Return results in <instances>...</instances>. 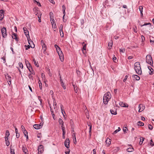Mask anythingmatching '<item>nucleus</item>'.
Listing matches in <instances>:
<instances>
[{
	"label": "nucleus",
	"mask_w": 154,
	"mask_h": 154,
	"mask_svg": "<svg viewBox=\"0 0 154 154\" xmlns=\"http://www.w3.org/2000/svg\"><path fill=\"white\" fill-rule=\"evenodd\" d=\"M150 144L152 146H154V143H153L152 139L150 140Z\"/></svg>",
	"instance_id": "37998d69"
},
{
	"label": "nucleus",
	"mask_w": 154,
	"mask_h": 154,
	"mask_svg": "<svg viewBox=\"0 0 154 154\" xmlns=\"http://www.w3.org/2000/svg\"><path fill=\"white\" fill-rule=\"evenodd\" d=\"M143 7L142 6H140L139 7V9L140 11H143Z\"/></svg>",
	"instance_id": "6e6d98bb"
},
{
	"label": "nucleus",
	"mask_w": 154,
	"mask_h": 154,
	"mask_svg": "<svg viewBox=\"0 0 154 154\" xmlns=\"http://www.w3.org/2000/svg\"><path fill=\"white\" fill-rule=\"evenodd\" d=\"M141 39H142V41H143L145 40L144 37L143 35H142L141 36Z\"/></svg>",
	"instance_id": "680f3d73"
},
{
	"label": "nucleus",
	"mask_w": 154,
	"mask_h": 154,
	"mask_svg": "<svg viewBox=\"0 0 154 154\" xmlns=\"http://www.w3.org/2000/svg\"><path fill=\"white\" fill-rule=\"evenodd\" d=\"M111 98V94L109 92H107L103 96V102L105 104H106Z\"/></svg>",
	"instance_id": "f257e3e1"
},
{
	"label": "nucleus",
	"mask_w": 154,
	"mask_h": 154,
	"mask_svg": "<svg viewBox=\"0 0 154 154\" xmlns=\"http://www.w3.org/2000/svg\"><path fill=\"white\" fill-rule=\"evenodd\" d=\"M92 129V125L90 126V128H89V132L90 133V136H91V130Z\"/></svg>",
	"instance_id": "a18cd8bd"
},
{
	"label": "nucleus",
	"mask_w": 154,
	"mask_h": 154,
	"mask_svg": "<svg viewBox=\"0 0 154 154\" xmlns=\"http://www.w3.org/2000/svg\"><path fill=\"white\" fill-rule=\"evenodd\" d=\"M134 68L136 72L138 75L141 74L142 71L139 62H137L134 63Z\"/></svg>",
	"instance_id": "f03ea898"
},
{
	"label": "nucleus",
	"mask_w": 154,
	"mask_h": 154,
	"mask_svg": "<svg viewBox=\"0 0 154 154\" xmlns=\"http://www.w3.org/2000/svg\"><path fill=\"white\" fill-rule=\"evenodd\" d=\"M12 38L13 39H15L16 40L17 39V34L15 33H13L12 35Z\"/></svg>",
	"instance_id": "bb28decb"
},
{
	"label": "nucleus",
	"mask_w": 154,
	"mask_h": 154,
	"mask_svg": "<svg viewBox=\"0 0 154 154\" xmlns=\"http://www.w3.org/2000/svg\"><path fill=\"white\" fill-rule=\"evenodd\" d=\"M106 143L107 145V146H109L111 144V140L109 138H107L106 140Z\"/></svg>",
	"instance_id": "4468645a"
},
{
	"label": "nucleus",
	"mask_w": 154,
	"mask_h": 154,
	"mask_svg": "<svg viewBox=\"0 0 154 154\" xmlns=\"http://www.w3.org/2000/svg\"><path fill=\"white\" fill-rule=\"evenodd\" d=\"M50 20H51L54 19L53 18V14L52 12H51L50 13Z\"/></svg>",
	"instance_id": "cd10ccee"
},
{
	"label": "nucleus",
	"mask_w": 154,
	"mask_h": 154,
	"mask_svg": "<svg viewBox=\"0 0 154 154\" xmlns=\"http://www.w3.org/2000/svg\"><path fill=\"white\" fill-rule=\"evenodd\" d=\"M38 154H42L44 151V148L42 145H39L38 147Z\"/></svg>",
	"instance_id": "423d86ee"
},
{
	"label": "nucleus",
	"mask_w": 154,
	"mask_h": 154,
	"mask_svg": "<svg viewBox=\"0 0 154 154\" xmlns=\"http://www.w3.org/2000/svg\"><path fill=\"white\" fill-rule=\"evenodd\" d=\"M15 131L16 133V137L17 138H18L20 137V133H18L17 129L15 127Z\"/></svg>",
	"instance_id": "6ab92c4d"
},
{
	"label": "nucleus",
	"mask_w": 154,
	"mask_h": 154,
	"mask_svg": "<svg viewBox=\"0 0 154 154\" xmlns=\"http://www.w3.org/2000/svg\"><path fill=\"white\" fill-rule=\"evenodd\" d=\"M113 44L112 41V40L110 41V42H109L108 43V46L109 47V48L111 49V48L112 47V45Z\"/></svg>",
	"instance_id": "a878e982"
},
{
	"label": "nucleus",
	"mask_w": 154,
	"mask_h": 154,
	"mask_svg": "<svg viewBox=\"0 0 154 154\" xmlns=\"http://www.w3.org/2000/svg\"><path fill=\"white\" fill-rule=\"evenodd\" d=\"M137 125L139 126H142L144 125V123L141 122L139 121L137 122Z\"/></svg>",
	"instance_id": "7c9ffc66"
},
{
	"label": "nucleus",
	"mask_w": 154,
	"mask_h": 154,
	"mask_svg": "<svg viewBox=\"0 0 154 154\" xmlns=\"http://www.w3.org/2000/svg\"><path fill=\"white\" fill-rule=\"evenodd\" d=\"M1 32L2 37L4 38H6L7 35V32L6 28L5 27H4L2 28Z\"/></svg>",
	"instance_id": "39448f33"
},
{
	"label": "nucleus",
	"mask_w": 154,
	"mask_h": 154,
	"mask_svg": "<svg viewBox=\"0 0 154 154\" xmlns=\"http://www.w3.org/2000/svg\"><path fill=\"white\" fill-rule=\"evenodd\" d=\"M151 25V23H145L144 24L141 25V26L142 27L143 26H146L147 25Z\"/></svg>",
	"instance_id": "49530a36"
},
{
	"label": "nucleus",
	"mask_w": 154,
	"mask_h": 154,
	"mask_svg": "<svg viewBox=\"0 0 154 154\" xmlns=\"http://www.w3.org/2000/svg\"><path fill=\"white\" fill-rule=\"evenodd\" d=\"M39 87L40 89H42V84L41 82H40V83H39Z\"/></svg>",
	"instance_id": "09e8293b"
},
{
	"label": "nucleus",
	"mask_w": 154,
	"mask_h": 154,
	"mask_svg": "<svg viewBox=\"0 0 154 154\" xmlns=\"http://www.w3.org/2000/svg\"><path fill=\"white\" fill-rule=\"evenodd\" d=\"M41 76L43 79H44L45 78V75L43 73H41Z\"/></svg>",
	"instance_id": "603ef678"
},
{
	"label": "nucleus",
	"mask_w": 154,
	"mask_h": 154,
	"mask_svg": "<svg viewBox=\"0 0 154 154\" xmlns=\"http://www.w3.org/2000/svg\"><path fill=\"white\" fill-rule=\"evenodd\" d=\"M144 140V138L143 137H141L140 138V141L139 143V144L140 145H141L142 144Z\"/></svg>",
	"instance_id": "393cba45"
},
{
	"label": "nucleus",
	"mask_w": 154,
	"mask_h": 154,
	"mask_svg": "<svg viewBox=\"0 0 154 154\" xmlns=\"http://www.w3.org/2000/svg\"><path fill=\"white\" fill-rule=\"evenodd\" d=\"M21 128L22 131H24V130H25L24 127L23 125L21 126Z\"/></svg>",
	"instance_id": "3c124183"
},
{
	"label": "nucleus",
	"mask_w": 154,
	"mask_h": 154,
	"mask_svg": "<svg viewBox=\"0 0 154 154\" xmlns=\"http://www.w3.org/2000/svg\"><path fill=\"white\" fill-rule=\"evenodd\" d=\"M31 72H31V73L32 74L34 75L35 72H34L32 70V68L31 69Z\"/></svg>",
	"instance_id": "4d7b16f0"
},
{
	"label": "nucleus",
	"mask_w": 154,
	"mask_h": 154,
	"mask_svg": "<svg viewBox=\"0 0 154 154\" xmlns=\"http://www.w3.org/2000/svg\"><path fill=\"white\" fill-rule=\"evenodd\" d=\"M10 150L11 154H15L14 150V149H12L11 147L10 148Z\"/></svg>",
	"instance_id": "c9c22d12"
},
{
	"label": "nucleus",
	"mask_w": 154,
	"mask_h": 154,
	"mask_svg": "<svg viewBox=\"0 0 154 154\" xmlns=\"http://www.w3.org/2000/svg\"><path fill=\"white\" fill-rule=\"evenodd\" d=\"M148 68L149 70L150 71L149 72V73L150 75H151L154 74L153 69L150 66H148Z\"/></svg>",
	"instance_id": "a211bd4d"
},
{
	"label": "nucleus",
	"mask_w": 154,
	"mask_h": 154,
	"mask_svg": "<svg viewBox=\"0 0 154 154\" xmlns=\"http://www.w3.org/2000/svg\"><path fill=\"white\" fill-rule=\"evenodd\" d=\"M138 108H139L138 112H140L142 111L145 109V106L142 104H140L139 105Z\"/></svg>",
	"instance_id": "9b49d317"
},
{
	"label": "nucleus",
	"mask_w": 154,
	"mask_h": 154,
	"mask_svg": "<svg viewBox=\"0 0 154 154\" xmlns=\"http://www.w3.org/2000/svg\"><path fill=\"white\" fill-rule=\"evenodd\" d=\"M61 84V85L62 86L63 88L64 89H66V85H64L63 82H62L60 83Z\"/></svg>",
	"instance_id": "2f4dec72"
},
{
	"label": "nucleus",
	"mask_w": 154,
	"mask_h": 154,
	"mask_svg": "<svg viewBox=\"0 0 154 154\" xmlns=\"http://www.w3.org/2000/svg\"><path fill=\"white\" fill-rule=\"evenodd\" d=\"M120 52H122L123 53H124L125 52V49H120L119 50Z\"/></svg>",
	"instance_id": "a19ab883"
},
{
	"label": "nucleus",
	"mask_w": 154,
	"mask_h": 154,
	"mask_svg": "<svg viewBox=\"0 0 154 154\" xmlns=\"http://www.w3.org/2000/svg\"><path fill=\"white\" fill-rule=\"evenodd\" d=\"M133 29H134V32H137V27L136 26H135V27H133Z\"/></svg>",
	"instance_id": "ea45409f"
},
{
	"label": "nucleus",
	"mask_w": 154,
	"mask_h": 154,
	"mask_svg": "<svg viewBox=\"0 0 154 154\" xmlns=\"http://www.w3.org/2000/svg\"><path fill=\"white\" fill-rule=\"evenodd\" d=\"M110 112L112 114L114 115L117 114L116 110L115 108H114V109H110Z\"/></svg>",
	"instance_id": "2eb2a0df"
},
{
	"label": "nucleus",
	"mask_w": 154,
	"mask_h": 154,
	"mask_svg": "<svg viewBox=\"0 0 154 154\" xmlns=\"http://www.w3.org/2000/svg\"><path fill=\"white\" fill-rule=\"evenodd\" d=\"M28 42H29V43L30 45H28L27 46L25 45V46L26 47V50H28L30 48V47H31L32 48H34V46L33 47H32V46H30V43L29 41H28Z\"/></svg>",
	"instance_id": "4be33fe9"
},
{
	"label": "nucleus",
	"mask_w": 154,
	"mask_h": 154,
	"mask_svg": "<svg viewBox=\"0 0 154 154\" xmlns=\"http://www.w3.org/2000/svg\"><path fill=\"white\" fill-rule=\"evenodd\" d=\"M26 66H27V68H28L29 70V72H31V69H30V68L31 67V68H32V67L30 64V63H29V64L26 65Z\"/></svg>",
	"instance_id": "c85d7f7f"
},
{
	"label": "nucleus",
	"mask_w": 154,
	"mask_h": 154,
	"mask_svg": "<svg viewBox=\"0 0 154 154\" xmlns=\"http://www.w3.org/2000/svg\"><path fill=\"white\" fill-rule=\"evenodd\" d=\"M146 62L152 65L153 64V61L152 58L150 55H147L146 57Z\"/></svg>",
	"instance_id": "20e7f679"
},
{
	"label": "nucleus",
	"mask_w": 154,
	"mask_h": 154,
	"mask_svg": "<svg viewBox=\"0 0 154 154\" xmlns=\"http://www.w3.org/2000/svg\"><path fill=\"white\" fill-rule=\"evenodd\" d=\"M1 59L3 60V63H5L6 62L5 57H2Z\"/></svg>",
	"instance_id": "8fccbe9b"
},
{
	"label": "nucleus",
	"mask_w": 154,
	"mask_h": 154,
	"mask_svg": "<svg viewBox=\"0 0 154 154\" xmlns=\"http://www.w3.org/2000/svg\"><path fill=\"white\" fill-rule=\"evenodd\" d=\"M59 122L60 125L61 124H63L64 123L62 120L60 118H59Z\"/></svg>",
	"instance_id": "72a5a7b5"
},
{
	"label": "nucleus",
	"mask_w": 154,
	"mask_h": 154,
	"mask_svg": "<svg viewBox=\"0 0 154 154\" xmlns=\"http://www.w3.org/2000/svg\"><path fill=\"white\" fill-rule=\"evenodd\" d=\"M33 1L34 2H35L37 3V4L38 6H39V5H41L40 4L39 2H37L36 0H34Z\"/></svg>",
	"instance_id": "13d9d810"
},
{
	"label": "nucleus",
	"mask_w": 154,
	"mask_h": 154,
	"mask_svg": "<svg viewBox=\"0 0 154 154\" xmlns=\"http://www.w3.org/2000/svg\"><path fill=\"white\" fill-rule=\"evenodd\" d=\"M6 141V144L7 146H8L10 145V143L8 141V140Z\"/></svg>",
	"instance_id": "864d4df0"
},
{
	"label": "nucleus",
	"mask_w": 154,
	"mask_h": 154,
	"mask_svg": "<svg viewBox=\"0 0 154 154\" xmlns=\"http://www.w3.org/2000/svg\"><path fill=\"white\" fill-rule=\"evenodd\" d=\"M133 150L134 149L132 148H128L127 149V151L129 152H132Z\"/></svg>",
	"instance_id": "c756f323"
},
{
	"label": "nucleus",
	"mask_w": 154,
	"mask_h": 154,
	"mask_svg": "<svg viewBox=\"0 0 154 154\" xmlns=\"http://www.w3.org/2000/svg\"><path fill=\"white\" fill-rule=\"evenodd\" d=\"M56 50L57 52L59 55L60 60L61 62L63 61L64 60L63 55L60 48L59 47V48H57Z\"/></svg>",
	"instance_id": "7ed1b4c3"
},
{
	"label": "nucleus",
	"mask_w": 154,
	"mask_h": 154,
	"mask_svg": "<svg viewBox=\"0 0 154 154\" xmlns=\"http://www.w3.org/2000/svg\"><path fill=\"white\" fill-rule=\"evenodd\" d=\"M119 105L122 107H128V105L125 103H123L122 102H120L119 103Z\"/></svg>",
	"instance_id": "ddd939ff"
},
{
	"label": "nucleus",
	"mask_w": 154,
	"mask_h": 154,
	"mask_svg": "<svg viewBox=\"0 0 154 154\" xmlns=\"http://www.w3.org/2000/svg\"><path fill=\"white\" fill-rule=\"evenodd\" d=\"M63 26L62 24H60L59 27V31L60 32H62V30H63Z\"/></svg>",
	"instance_id": "f704fd0d"
},
{
	"label": "nucleus",
	"mask_w": 154,
	"mask_h": 154,
	"mask_svg": "<svg viewBox=\"0 0 154 154\" xmlns=\"http://www.w3.org/2000/svg\"><path fill=\"white\" fill-rule=\"evenodd\" d=\"M32 60L35 65L37 67H38L39 66V65L38 62H36L35 59H33Z\"/></svg>",
	"instance_id": "b1692460"
},
{
	"label": "nucleus",
	"mask_w": 154,
	"mask_h": 154,
	"mask_svg": "<svg viewBox=\"0 0 154 154\" xmlns=\"http://www.w3.org/2000/svg\"><path fill=\"white\" fill-rule=\"evenodd\" d=\"M85 113L86 115V117L88 119L89 118V115L88 110L87 109V108L85 107Z\"/></svg>",
	"instance_id": "dca6fc26"
},
{
	"label": "nucleus",
	"mask_w": 154,
	"mask_h": 154,
	"mask_svg": "<svg viewBox=\"0 0 154 154\" xmlns=\"http://www.w3.org/2000/svg\"><path fill=\"white\" fill-rule=\"evenodd\" d=\"M72 85L73 87L75 92V93H77L78 92L77 88V86L75 85H74V84H73V83L72 84Z\"/></svg>",
	"instance_id": "412c9836"
},
{
	"label": "nucleus",
	"mask_w": 154,
	"mask_h": 154,
	"mask_svg": "<svg viewBox=\"0 0 154 154\" xmlns=\"http://www.w3.org/2000/svg\"><path fill=\"white\" fill-rule=\"evenodd\" d=\"M75 134V140H74V143L75 144H76V137H75V134Z\"/></svg>",
	"instance_id": "5fc2aeb1"
},
{
	"label": "nucleus",
	"mask_w": 154,
	"mask_h": 154,
	"mask_svg": "<svg viewBox=\"0 0 154 154\" xmlns=\"http://www.w3.org/2000/svg\"><path fill=\"white\" fill-rule=\"evenodd\" d=\"M128 76L127 75H126L125 76L124 79L123 80L124 82H125V80L127 79Z\"/></svg>",
	"instance_id": "052dcab7"
},
{
	"label": "nucleus",
	"mask_w": 154,
	"mask_h": 154,
	"mask_svg": "<svg viewBox=\"0 0 154 154\" xmlns=\"http://www.w3.org/2000/svg\"><path fill=\"white\" fill-rule=\"evenodd\" d=\"M127 130H128V129L126 127H125V128H123V131L124 132H125Z\"/></svg>",
	"instance_id": "0e129e2a"
},
{
	"label": "nucleus",
	"mask_w": 154,
	"mask_h": 154,
	"mask_svg": "<svg viewBox=\"0 0 154 154\" xmlns=\"http://www.w3.org/2000/svg\"><path fill=\"white\" fill-rule=\"evenodd\" d=\"M60 35L62 37H63L64 36V34H63V30H62V32H60Z\"/></svg>",
	"instance_id": "c03bdc74"
},
{
	"label": "nucleus",
	"mask_w": 154,
	"mask_h": 154,
	"mask_svg": "<svg viewBox=\"0 0 154 154\" xmlns=\"http://www.w3.org/2000/svg\"><path fill=\"white\" fill-rule=\"evenodd\" d=\"M4 11L2 10L0 11V20H2L3 18V13Z\"/></svg>",
	"instance_id": "f3484780"
},
{
	"label": "nucleus",
	"mask_w": 154,
	"mask_h": 154,
	"mask_svg": "<svg viewBox=\"0 0 154 154\" xmlns=\"http://www.w3.org/2000/svg\"><path fill=\"white\" fill-rule=\"evenodd\" d=\"M34 128L36 129H38L41 128V125H39L38 124H35L33 125Z\"/></svg>",
	"instance_id": "aec40b11"
},
{
	"label": "nucleus",
	"mask_w": 154,
	"mask_h": 154,
	"mask_svg": "<svg viewBox=\"0 0 154 154\" xmlns=\"http://www.w3.org/2000/svg\"><path fill=\"white\" fill-rule=\"evenodd\" d=\"M25 63L26 64V65L30 63L28 60H25Z\"/></svg>",
	"instance_id": "338daca9"
},
{
	"label": "nucleus",
	"mask_w": 154,
	"mask_h": 154,
	"mask_svg": "<svg viewBox=\"0 0 154 154\" xmlns=\"http://www.w3.org/2000/svg\"><path fill=\"white\" fill-rule=\"evenodd\" d=\"M148 128H149V129L151 130H152V127L150 125H148Z\"/></svg>",
	"instance_id": "de8ad7c7"
},
{
	"label": "nucleus",
	"mask_w": 154,
	"mask_h": 154,
	"mask_svg": "<svg viewBox=\"0 0 154 154\" xmlns=\"http://www.w3.org/2000/svg\"><path fill=\"white\" fill-rule=\"evenodd\" d=\"M10 133L9 131H8L7 130L6 131L5 136L8 137Z\"/></svg>",
	"instance_id": "e433bc0d"
},
{
	"label": "nucleus",
	"mask_w": 154,
	"mask_h": 154,
	"mask_svg": "<svg viewBox=\"0 0 154 154\" xmlns=\"http://www.w3.org/2000/svg\"><path fill=\"white\" fill-rule=\"evenodd\" d=\"M5 78L6 79L8 80H9V79H11V77L8 74H7L5 75Z\"/></svg>",
	"instance_id": "473e14b6"
},
{
	"label": "nucleus",
	"mask_w": 154,
	"mask_h": 154,
	"mask_svg": "<svg viewBox=\"0 0 154 154\" xmlns=\"http://www.w3.org/2000/svg\"><path fill=\"white\" fill-rule=\"evenodd\" d=\"M70 152V150L69 149H68V150L67 151H66V152H65V153L66 154H69Z\"/></svg>",
	"instance_id": "bf43d9fd"
},
{
	"label": "nucleus",
	"mask_w": 154,
	"mask_h": 154,
	"mask_svg": "<svg viewBox=\"0 0 154 154\" xmlns=\"http://www.w3.org/2000/svg\"><path fill=\"white\" fill-rule=\"evenodd\" d=\"M41 44L42 47V49L43 50V52L44 54H45V51L46 50V46L44 41L43 40H42L41 41Z\"/></svg>",
	"instance_id": "0eeeda50"
},
{
	"label": "nucleus",
	"mask_w": 154,
	"mask_h": 154,
	"mask_svg": "<svg viewBox=\"0 0 154 154\" xmlns=\"http://www.w3.org/2000/svg\"><path fill=\"white\" fill-rule=\"evenodd\" d=\"M51 23L52 25V27L53 28L55 29L54 30V31H55L57 29V27L55 21L54 19H53L51 20Z\"/></svg>",
	"instance_id": "1a4fd4ad"
},
{
	"label": "nucleus",
	"mask_w": 154,
	"mask_h": 154,
	"mask_svg": "<svg viewBox=\"0 0 154 154\" xmlns=\"http://www.w3.org/2000/svg\"><path fill=\"white\" fill-rule=\"evenodd\" d=\"M23 29L25 35L27 37H28V36H29V31L27 30V28L25 27H23Z\"/></svg>",
	"instance_id": "f8f14e48"
},
{
	"label": "nucleus",
	"mask_w": 154,
	"mask_h": 154,
	"mask_svg": "<svg viewBox=\"0 0 154 154\" xmlns=\"http://www.w3.org/2000/svg\"><path fill=\"white\" fill-rule=\"evenodd\" d=\"M19 65L20 68L22 69L23 68V65L22 63L20 62L19 63Z\"/></svg>",
	"instance_id": "4c0bfd02"
},
{
	"label": "nucleus",
	"mask_w": 154,
	"mask_h": 154,
	"mask_svg": "<svg viewBox=\"0 0 154 154\" xmlns=\"http://www.w3.org/2000/svg\"><path fill=\"white\" fill-rule=\"evenodd\" d=\"M82 44H84V45L83 46V49L84 50H86V45L84 42L82 43Z\"/></svg>",
	"instance_id": "79ce46f5"
},
{
	"label": "nucleus",
	"mask_w": 154,
	"mask_h": 154,
	"mask_svg": "<svg viewBox=\"0 0 154 154\" xmlns=\"http://www.w3.org/2000/svg\"><path fill=\"white\" fill-rule=\"evenodd\" d=\"M150 43L152 42L153 43H154V39L153 38V39L152 40L151 39H150Z\"/></svg>",
	"instance_id": "e2e57ef3"
},
{
	"label": "nucleus",
	"mask_w": 154,
	"mask_h": 154,
	"mask_svg": "<svg viewBox=\"0 0 154 154\" xmlns=\"http://www.w3.org/2000/svg\"><path fill=\"white\" fill-rule=\"evenodd\" d=\"M29 77V79H32V80H33V78L32 76V75L31 74H30L28 75Z\"/></svg>",
	"instance_id": "58836bf2"
},
{
	"label": "nucleus",
	"mask_w": 154,
	"mask_h": 154,
	"mask_svg": "<svg viewBox=\"0 0 154 154\" xmlns=\"http://www.w3.org/2000/svg\"><path fill=\"white\" fill-rule=\"evenodd\" d=\"M49 1L51 3L53 4H54L55 2L53 0H49Z\"/></svg>",
	"instance_id": "774afa93"
},
{
	"label": "nucleus",
	"mask_w": 154,
	"mask_h": 154,
	"mask_svg": "<svg viewBox=\"0 0 154 154\" xmlns=\"http://www.w3.org/2000/svg\"><path fill=\"white\" fill-rule=\"evenodd\" d=\"M133 77L135 79L137 80H139L140 79V77L139 76L137 75H133Z\"/></svg>",
	"instance_id": "5701e85b"
},
{
	"label": "nucleus",
	"mask_w": 154,
	"mask_h": 154,
	"mask_svg": "<svg viewBox=\"0 0 154 154\" xmlns=\"http://www.w3.org/2000/svg\"><path fill=\"white\" fill-rule=\"evenodd\" d=\"M22 149L24 154H28L27 149L25 145H23V146L22 147Z\"/></svg>",
	"instance_id": "9d476101"
},
{
	"label": "nucleus",
	"mask_w": 154,
	"mask_h": 154,
	"mask_svg": "<svg viewBox=\"0 0 154 154\" xmlns=\"http://www.w3.org/2000/svg\"><path fill=\"white\" fill-rule=\"evenodd\" d=\"M118 132H119V131H118V130L117 129L113 133V134H116Z\"/></svg>",
	"instance_id": "69168bd1"
},
{
	"label": "nucleus",
	"mask_w": 154,
	"mask_h": 154,
	"mask_svg": "<svg viewBox=\"0 0 154 154\" xmlns=\"http://www.w3.org/2000/svg\"><path fill=\"white\" fill-rule=\"evenodd\" d=\"M69 138H67L64 142V145L67 148L69 147Z\"/></svg>",
	"instance_id": "6e6552de"
}]
</instances>
